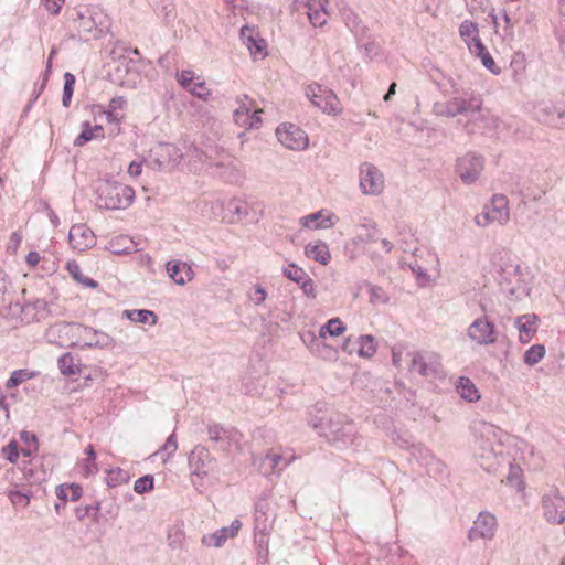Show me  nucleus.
Returning <instances> with one entry per match:
<instances>
[{"instance_id": "obj_1", "label": "nucleus", "mask_w": 565, "mask_h": 565, "mask_svg": "<svg viewBox=\"0 0 565 565\" xmlns=\"http://www.w3.org/2000/svg\"><path fill=\"white\" fill-rule=\"evenodd\" d=\"M475 457L484 470L495 472L504 461L502 430L490 423L481 422L475 427Z\"/></svg>"}, {"instance_id": "obj_2", "label": "nucleus", "mask_w": 565, "mask_h": 565, "mask_svg": "<svg viewBox=\"0 0 565 565\" xmlns=\"http://www.w3.org/2000/svg\"><path fill=\"white\" fill-rule=\"evenodd\" d=\"M312 427L330 445L339 449L352 446L358 435L355 424L341 413L321 416L312 422Z\"/></svg>"}, {"instance_id": "obj_3", "label": "nucleus", "mask_w": 565, "mask_h": 565, "mask_svg": "<svg viewBox=\"0 0 565 565\" xmlns=\"http://www.w3.org/2000/svg\"><path fill=\"white\" fill-rule=\"evenodd\" d=\"M492 264L497 268L498 281L501 289L512 296L527 294L526 282L521 265L511 258L505 249L493 254Z\"/></svg>"}, {"instance_id": "obj_4", "label": "nucleus", "mask_w": 565, "mask_h": 565, "mask_svg": "<svg viewBox=\"0 0 565 565\" xmlns=\"http://www.w3.org/2000/svg\"><path fill=\"white\" fill-rule=\"evenodd\" d=\"M96 204L106 210H125L135 199V190L115 180L104 179L96 183Z\"/></svg>"}, {"instance_id": "obj_5", "label": "nucleus", "mask_w": 565, "mask_h": 565, "mask_svg": "<svg viewBox=\"0 0 565 565\" xmlns=\"http://www.w3.org/2000/svg\"><path fill=\"white\" fill-rule=\"evenodd\" d=\"M191 481L195 488L204 487L207 478L217 473V461L209 449L196 445L189 455Z\"/></svg>"}, {"instance_id": "obj_6", "label": "nucleus", "mask_w": 565, "mask_h": 565, "mask_svg": "<svg viewBox=\"0 0 565 565\" xmlns=\"http://www.w3.org/2000/svg\"><path fill=\"white\" fill-rule=\"evenodd\" d=\"M482 108V98L473 92H465L463 96H455L447 102H436L433 113L439 117L454 118L458 115L477 113Z\"/></svg>"}, {"instance_id": "obj_7", "label": "nucleus", "mask_w": 565, "mask_h": 565, "mask_svg": "<svg viewBox=\"0 0 565 565\" xmlns=\"http://www.w3.org/2000/svg\"><path fill=\"white\" fill-rule=\"evenodd\" d=\"M192 151L193 156L200 159L196 148H189L184 153L179 147L169 142H160L156 145L149 152L148 166L156 170H171L180 164V162Z\"/></svg>"}, {"instance_id": "obj_8", "label": "nucleus", "mask_w": 565, "mask_h": 565, "mask_svg": "<svg viewBox=\"0 0 565 565\" xmlns=\"http://www.w3.org/2000/svg\"><path fill=\"white\" fill-rule=\"evenodd\" d=\"M409 358L408 370L423 377L437 379L444 376L440 355L435 351L420 350L407 354Z\"/></svg>"}, {"instance_id": "obj_9", "label": "nucleus", "mask_w": 565, "mask_h": 565, "mask_svg": "<svg viewBox=\"0 0 565 565\" xmlns=\"http://www.w3.org/2000/svg\"><path fill=\"white\" fill-rule=\"evenodd\" d=\"M77 31L86 40L98 38L103 32L104 14L97 8L84 7L76 11Z\"/></svg>"}, {"instance_id": "obj_10", "label": "nucleus", "mask_w": 565, "mask_h": 565, "mask_svg": "<svg viewBox=\"0 0 565 565\" xmlns=\"http://www.w3.org/2000/svg\"><path fill=\"white\" fill-rule=\"evenodd\" d=\"M484 169V159L473 152H468L459 157L456 161L455 170L462 183H475Z\"/></svg>"}, {"instance_id": "obj_11", "label": "nucleus", "mask_w": 565, "mask_h": 565, "mask_svg": "<svg viewBox=\"0 0 565 565\" xmlns=\"http://www.w3.org/2000/svg\"><path fill=\"white\" fill-rule=\"evenodd\" d=\"M306 95L311 103L329 115H338L341 113L340 102L337 95L321 85H309L306 88Z\"/></svg>"}, {"instance_id": "obj_12", "label": "nucleus", "mask_w": 565, "mask_h": 565, "mask_svg": "<svg viewBox=\"0 0 565 565\" xmlns=\"http://www.w3.org/2000/svg\"><path fill=\"white\" fill-rule=\"evenodd\" d=\"M467 337L478 345H491L497 342L498 332L494 323L483 315L470 323Z\"/></svg>"}, {"instance_id": "obj_13", "label": "nucleus", "mask_w": 565, "mask_h": 565, "mask_svg": "<svg viewBox=\"0 0 565 565\" xmlns=\"http://www.w3.org/2000/svg\"><path fill=\"white\" fill-rule=\"evenodd\" d=\"M207 435L211 441L218 445L224 451L237 448L243 435L234 427H224L213 423L207 426Z\"/></svg>"}, {"instance_id": "obj_14", "label": "nucleus", "mask_w": 565, "mask_h": 565, "mask_svg": "<svg viewBox=\"0 0 565 565\" xmlns=\"http://www.w3.org/2000/svg\"><path fill=\"white\" fill-rule=\"evenodd\" d=\"M497 518L490 512H480L468 531V540L470 542L491 541L497 533Z\"/></svg>"}, {"instance_id": "obj_15", "label": "nucleus", "mask_w": 565, "mask_h": 565, "mask_svg": "<svg viewBox=\"0 0 565 565\" xmlns=\"http://www.w3.org/2000/svg\"><path fill=\"white\" fill-rule=\"evenodd\" d=\"M276 135L280 143L290 150H305L309 143L307 134L294 124H282L277 127Z\"/></svg>"}, {"instance_id": "obj_16", "label": "nucleus", "mask_w": 565, "mask_h": 565, "mask_svg": "<svg viewBox=\"0 0 565 565\" xmlns=\"http://www.w3.org/2000/svg\"><path fill=\"white\" fill-rule=\"evenodd\" d=\"M360 189L365 195H380L384 189L383 173L372 163L360 167Z\"/></svg>"}, {"instance_id": "obj_17", "label": "nucleus", "mask_w": 565, "mask_h": 565, "mask_svg": "<svg viewBox=\"0 0 565 565\" xmlns=\"http://www.w3.org/2000/svg\"><path fill=\"white\" fill-rule=\"evenodd\" d=\"M542 509L548 523L562 524L565 521V500L552 490L542 498Z\"/></svg>"}, {"instance_id": "obj_18", "label": "nucleus", "mask_w": 565, "mask_h": 565, "mask_svg": "<svg viewBox=\"0 0 565 565\" xmlns=\"http://www.w3.org/2000/svg\"><path fill=\"white\" fill-rule=\"evenodd\" d=\"M535 118L551 127L563 128L565 127V108L558 109L551 102H540L534 107Z\"/></svg>"}, {"instance_id": "obj_19", "label": "nucleus", "mask_w": 565, "mask_h": 565, "mask_svg": "<svg viewBox=\"0 0 565 565\" xmlns=\"http://www.w3.org/2000/svg\"><path fill=\"white\" fill-rule=\"evenodd\" d=\"M309 342L303 339V342L310 350V352L317 358L327 361V362H335L339 358V351L334 347L326 343L323 340L316 337L315 333H308Z\"/></svg>"}, {"instance_id": "obj_20", "label": "nucleus", "mask_w": 565, "mask_h": 565, "mask_svg": "<svg viewBox=\"0 0 565 565\" xmlns=\"http://www.w3.org/2000/svg\"><path fill=\"white\" fill-rule=\"evenodd\" d=\"M241 526V521L234 520L230 526L221 527L212 534L204 535L201 543L205 546L221 547L228 539L237 535Z\"/></svg>"}, {"instance_id": "obj_21", "label": "nucleus", "mask_w": 565, "mask_h": 565, "mask_svg": "<svg viewBox=\"0 0 565 565\" xmlns=\"http://www.w3.org/2000/svg\"><path fill=\"white\" fill-rule=\"evenodd\" d=\"M78 331H79V337L83 338V344H82V348H107V347H110L111 343H113V339L102 332V331H97L90 327H84V326H78L77 327Z\"/></svg>"}, {"instance_id": "obj_22", "label": "nucleus", "mask_w": 565, "mask_h": 565, "mask_svg": "<svg viewBox=\"0 0 565 565\" xmlns=\"http://www.w3.org/2000/svg\"><path fill=\"white\" fill-rule=\"evenodd\" d=\"M68 241L74 249L83 252L94 244V234L86 225L76 224L70 230Z\"/></svg>"}, {"instance_id": "obj_23", "label": "nucleus", "mask_w": 565, "mask_h": 565, "mask_svg": "<svg viewBox=\"0 0 565 565\" xmlns=\"http://www.w3.org/2000/svg\"><path fill=\"white\" fill-rule=\"evenodd\" d=\"M307 8V17L315 28L323 26L329 18L328 0H302Z\"/></svg>"}, {"instance_id": "obj_24", "label": "nucleus", "mask_w": 565, "mask_h": 565, "mask_svg": "<svg viewBox=\"0 0 565 565\" xmlns=\"http://www.w3.org/2000/svg\"><path fill=\"white\" fill-rule=\"evenodd\" d=\"M241 39L253 56L264 57L266 55V42L258 36V33L255 32L254 29L243 26L241 29Z\"/></svg>"}, {"instance_id": "obj_25", "label": "nucleus", "mask_w": 565, "mask_h": 565, "mask_svg": "<svg viewBox=\"0 0 565 565\" xmlns=\"http://www.w3.org/2000/svg\"><path fill=\"white\" fill-rule=\"evenodd\" d=\"M492 214V220L497 221V224L504 225L510 220L509 201L503 194H494L491 202L486 205Z\"/></svg>"}, {"instance_id": "obj_26", "label": "nucleus", "mask_w": 565, "mask_h": 565, "mask_svg": "<svg viewBox=\"0 0 565 565\" xmlns=\"http://www.w3.org/2000/svg\"><path fill=\"white\" fill-rule=\"evenodd\" d=\"M459 36L471 53L478 44H483L479 35V26L471 20H463L459 25Z\"/></svg>"}, {"instance_id": "obj_27", "label": "nucleus", "mask_w": 565, "mask_h": 565, "mask_svg": "<svg viewBox=\"0 0 565 565\" xmlns=\"http://www.w3.org/2000/svg\"><path fill=\"white\" fill-rule=\"evenodd\" d=\"M360 233H358L351 241L352 245L356 248L364 247L370 243L379 239V231L375 222L370 221L359 225Z\"/></svg>"}, {"instance_id": "obj_28", "label": "nucleus", "mask_w": 565, "mask_h": 565, "mask_svg": "<svg viewBox=\"0 0 565 565\" xmlns=\"http://www.w3.org/2000/svg\"><path fill=\"white\" fill-rule=\"evenodd\" d=\"M167 273L169 277L178 285H184L193 279V270L188 264L182 262H168Z\"/></svg>"}, {"instance_id": "obj_29", "label": "nucleus", "mask_w": 565, "mask_h": 565, "mask_svg": "<svg viewBox=\"0 0 565 565\" xmlns=\"http://www.w3.org/2000/svg\"><path fill=\"white\" fill-rule=\"evenodd\" d=\"M337 217L334 214L324 215L323 211L311 213L300 218V223L307 228H331Z\"/></svg>"}, {"instance_id": "obj_30", "label": "nucleus", "mask_w": 565, "mask_h": 565, "mask_svg": "<svg viewBox=\"0 0 565 565\" xmlns=\"http://www.w3.org/2000/svg\"><path fill=\"white\" fill-rule=\"evenodd\" d=\"M535 315H523L516 318L515 326L520 332V341L523 343L529 342L536 332Z\"/></svg>"}, {"instance_id": "obj_31", "label": "nucleus", "mask_w": 565, "mask_h": 565, "mask_svg": "<svg viewBox=\"0 0 565 565\" xmlns=\"http://www.w3.org/2000/svg\"><path fill=\"white\" fill-rule=\"evenodd\" d=\"M104 138V128L100 125L92 126L88 121L82 124V131L74 140V146L83 147L93 139Z\"/></svg>"}, {"instance_id": "obj_32", "label": "nucleus", "mask_w": 565, "mask_h": 565, "mask_svg": "<svg viewBox=\"0 0 565 565\" xmlns=\"http://www.w3.org/2000/svg\"><path fill=\"white\" fill-rule=\"evenodd\" d=\"M305 253L309 258H312L322 265H327L331 259L328 245L321 241L315 244H308L305 247Z\"/></svg>"}, {"instance_id": "obj_33", "label": "nucleus", "mask_w": 565, "mask_h": 565, "mask_svg": "<svg viewBox=\"0 0 565 565\" xmlns=\"http://www.w3.org/2000/svg\"><path fill=\"white\" fill-rule=\"evenodd\" d=\"M262 109H254L253 113H242L239 110H234V120L241 127L246 129H256L262 124L260 114Z\"/></svg>"}, {"instance_id": "obj_34", "label": "nucleus", "mask_w": 565, "mask_h": 565, "mask_svg": "<svg viewBox=\"0 0 565 565\" xmlns=\"http://www.w3.org/2000/svg\"><path fill=\"white\" fill-rule=\"evenodd\" d=\"M470 54L479 58L482 65L492 74L499 75L501 73V68L497 66L493 57L488 52L484 44H478L477 49H475V51L471 52Z\"/></svg>"}, {"instance_id": "obj_35", "label": "nucleus", "mask_w": 565, "mask_h": 565, "mask_svg": "<svg viewBox=\"0 0 565 565\" xmlns=\"http://www.w3.org/2000/svg\"><path fill=\"white\" fill-rule=\"evenodd\" d=\"M57 364L63 375H79L82 373L81 364L75 362L74 355L70 352L60 356Z\"/></svg>"}, {"instance_id": "obj_36", "label": "nucleus", "mask_w": 565, "mask_h": 565, "mask_svg": "<svg viewBox=\"0 0 565 565\" xmlns=\"http://www.w3.org/2000/svg\"><path fill=\"white\" fill-rule=\"evenodd\" d=\"M82 487L77 483L61 484L56 487V497L64 503L70 500L72 502L77 501L82 497Z\"/></svg>"}, {"instance_id": "obj_37", "label": "nucleus", "mask_w": 565, "mask_h": 565, "mask_svg": "<svg viewBox=\"0 0 565 565\" xmlns=\"http://www.w3.org/2000/svg\"><path fill=\"white\" fill-rule=\"evenodd\" d=\"M356 353L361 358H372L376 352L375 339L372 335H360L356 338Z\"/></svg>"}, {"instance_id": "obj_38", "label": "nucleus", "mask_w": 565, "mask_h": 565, "mask_svg": "<svg viewBox=\"0 0 565 565\" xmlns=\"http://www.w3.org/2000/svg\"><path fill=\"white\" fill-rule=\"evenodd\" d=\"M345 331L344 323L339 318H332L321 326L319 330L320 339H326L327 335L338 337Z\"/></svg>"}, {"instance_id": "obj_39", "label": "nucleus", "mask_w": 565, "mask_h": 565, "mask_svg": "<svg viewBox=\"0 0 565 565\" xmlns=\"http://www.w3.org/2000/svg\"><path fill=\"white\" fill-rule=\"evenodd\" d=\"M66 269L71 277L77 282L82 284L87 288H97L98 282L92 278L85 277L82 273L79 265L76 262H68L66 264Z\"/></svg>"}, {"instance_id": "obj_40", "label": "nucleus", "mask_w": 565, "mask_h": 565, "mask_svg": "<svg viewBox=\"0 0 565 565\" xmlns=\"http://www.w3.org/2000/svg\"><path fill=\"white\" fill-rule=\"evenodd\" d=\"M168 546L174 551L183 550L185 542V533L181 526L174 525L168 530L167 534Z\"/></svg>"}, {"instance_id": "obj_41", "label": "nucleus", "mask_w": 565, "mask_h": 565, "mask_svg": "<svg viewBox=\"0 0 565 565\" xmlns=\"http://www.w3.org/2000/svg\"><path fill=\"white\" fill-rule=\"evenodd\" d=\"M341 17L345 23V25L355 34L363 35L364 26L361 23V20L351 9H343L341 11Z\"/></svg>"}, {"instance_id": "obj_42", "label": "nucleus", "mask_w": 565, "mask_h": 565, "mask_svg": "<svg viewBox=\"0 0 565 565\" xmlns=\"http://www.w3.org/2000/svg\"><path fill=\"white\" fill-rule=\"evenodd\" d=\"M126 317L132 322L147 323L151 324L157 323V316L153 311L147 309H136V310H126Z\"/></svg>"}, {"instance_id": "obj_43", "label": "nucleus", "mask_w": 565, "mask_h": 565, "mask_svg": "<svg viewBox=\"0 0 565 565\" xmlns=\"http://www.w3.org/2000/svg\"><path fill=\"white\" fill-rule=\"evenodd\" d=\"M457 391L462 398L469 402H473L480 398L478 395V390L468 377H460Z\"/></svg>"}, {"instance_id": "obj_44", "label": "nucleus", "mask_w": 565, "mask_h": 565, "mask_svg": "<svg viewBox=\"0 0 565 565\" xmlns=\"http://www.w3.org/2000/svg\"><path fill=\"white\" fill-rule=\"evenodd\" d=\"M545 355V347L543 344H534L530 347L523 356V362L529 366L537 364Z\"/></svg>"}, {"instance_id": "obj_45", "label": "nucleus", "mask_w": 565, "mask_h": 565, "mask_svg": "<svg viewBox=\"0 0 565 565\" xmlns=\"http://www.w3.org/2000/svg\"><path fill=\"white\" fill-rule=\"evenodd\" d=\"M87 457L83 460V472L85 476L95 475L98 471L96 463V452L92 445H88L85 449Z\"/></svg>"}, {"instance_id": "obj_46", "label": "nucleus", "mask_w": 565, "mask_h": 565, "mask_svg": "<svg viewBox=\"0 0 565 565\" xmlns=\"http://www.w3.org/2000/svg\"><path fill=\"white\" fill-rule=\"evenodd\" d=\"M424 467L426 468L427 473L434 478H443L448 473L447 466L436 457L430 458Z\"/></svg>"}, {"instance_id": "obj_47", "label": "nucleus", "mask_w": 565, "mask_h": 565, "mask_svg": "<svg viewBox=\"0 0 565 565\" xmlns=\"http://www.w3.org/2000/svg\"><path fill=\"white\" fill-rule=\"evenodd\" d=\"M370 302L374 306L386 305L390 301L388 294L380 286L369 285Z\"/></svg>"}, {"instance_id": "obj_48", "label": "nucleus", "mask_w": 565, "mask_h": 565, "mask_svg": "<svg viewBox=\"0 0 565 565\" xmlns=\"http://www.w3.org/2000/svg\"><path fill=\"white\" fill-rule=\"evenodd\" d=\"M33 377V373L29 372L28 370H15L11 373L10 377L8 379L6 383L7 388H13L21 383L30 380Z\"/></svg>"}, {"instance_id": "obj_49", "label": "nucleus", "mask_w": 565, "mask_h": 565, "mask_svg": "<svg viewBox=\"0 0 565 565\" xmlns=\"http://www.w3.org/2000/svg\"><path fill=\"white\" fill-rule=\"evenodd\" d=\"M264 463H268L270 472L282 470L290 461H286L281 455L269 452L264 458Z\"/></svg>"}, {"instance_id": "obj_50", "label": "nucleus", "mask_w": 565, "mask_h": 565, "mask_svg": "<svg viewBox=\"0 0 565 565\" xmlns=\"http://www.w3.org/2000/svg\"><path fill=\"white\" fill-rule=\"evenodd\" d=\"M75 84V76L68 72L64 74V88H63V97L62 103L63 106L67 107L71 103L73 96V89Z\"/></svg>"}, {"instance_id": "obj_51", "label": "nucleus", "mask_w": 565, "mask_h": 565, "mask_svg": "<svg viewBox=\"0 0 565 565\" xmlns=\"http://www.w3.org/2000/svg\"><path fill=\"white\" fill-rule=\"evenodd\" d=\"M177 449H178L177 437H175V434L172 433L167 438L166 443L160 447V449L154 455H159L160 452H164L166 457L162 458V460H163V462H166L168 459H170L174 455Z\"/></svg>"}, {"instance_id": "obj_52", "label": "nucleus", "mask_w": 565, "mask_h": 565, "mask_svg": "<svg viewBox=\"0 0 565 565\" xmlns=\"http://www.w3.org/2000/svg\"><path fill=\"white\" fill-rule=\"evenodd\" d=\"M282 273L288 279L297 284H300V281L306 279L308 276V274L302 268L295 264H289L288 267L284 268Z\"/></svg>"}, {"instance_id": "obj_53", "label": "nucleus", "mask_w": 565, "mask_h": 565, "mask_svg": "<svg viewBox=\"0 0 565 565\" xmlns=\"http://www.w3.org/2000/svg\"><path fill=\"white\" fill-rule=\"evenodd\" d=\"M8 497L14 507H28L30 503L31 493L22 492L20 490H10Z\"/></svg>"}, {"instance_id": "obj_54", "label": "nucleus", "mask_w": 565, "mask_h": 565, "mask_svg": "<svg viewBox=\"0 0 565 565\" xmlns=\"http://www.w3.org/2000/svg\"><path fill=\"white\" fill-rule=\"evenodd\" d=\"M99 510H100V503L95 502L94 504L77 508L75 511V514L79 521L84 520L86 516H89V515H92L95 520H97Z\"/></svg>"}, {"instance_id": "obj_55", "label": "nucleus", "mask_w": 565, "mask_h": 565, "mask_svg": "<svg viewBox=\"0 0 565 565\" xmlns=\"http://www.w3.org/2000/svg\"><path fill=\"white\" fill-rule=\"evenodd\" d=\"M153 489V477L151 475H146L143 477L138 478L135 481L134 490L135 492L142 494Z\"/></svg>"}, {"instance_id": "obj_56", "label": "nucleus", "mask_w": 565, "mask_h": 565, "mask_svg": "<svg viewBox=\"0 0 565 565\" xmlns=\"http://www.w3.org/2000/svg\"><path fill=\"white\" fill-rule=\"evenodd\" d=\"M15 307L21 311L23 312L24 310L29 309L30 307H32L34 310H36L38 313L41 315V317H43L44 312L46 311L47 309V302L44 300V299H36L34 300L33 302H28L26 305L24 306H20L19 303L15 305Z\"/></svg>"}, {"instance_id": "obj_57", "label": "nucleus", "mask_w": 565, "mask_h": 565, "mask_svg": "<svg viewBox=\"0 0 565 565\" xmlns=\"http://www.w3.org/2000/svg\"><path fill=\"white\" fill-rule=\"evenodd\" d=\"M475 223L476 225L480 226V227H486L490 224H494L497 223L495 220H492V214L491 212L489 211V209L484 205L483 210L481 213L477 214L475 216Z\"/></svg>"}, {"instance_id": "obj_58", "label": "nucleus", "mask_w": 565, "mask_h": 565, "mask_svg": "<svg viewBox=\"0 0 565 565\" xmlns=\"http://www.w3.org/2000/svg\"><path fill=\"white\" fill-rule=\"evenodd\" d=\"M189 90L192 95L204 100H206L211 95V90L205 86L204 82L194 83L190 86Z\"/></svg>"}, {"instance_id": "obj_59", "label": "nucleus", "mask_w": 565, "mask_h": 565, "mask_svg": "<svg viewBox=\"0 0 565 565\" xmlns=\"http://www.w3.org/2000/svg\"><path fill=\"white\" fill-rule=\"evenodd\" d=\"M565 8L561 7L559 17L555 21L554 30L559 42L565 40Z\"/></svg>"}, {"instance_id": "obj_60", "label": "nucleus", "mask_w": 565, "mask_h": 565, "mask_svg": "<svg viewBox=\"0 0 565 565\" xmlns=\"http://www.w3.org/2000/svg\"><path fill=\"white\" fill-rule=\"evenodd\" d=\"M128 480V475L121 469L110 470L108 473L107 484L109 487H115L118 483L126 482Z\"/></svg>"}, {"instance_id": "obj_61", "label": "nucleus", "mask_w": 565, "mask_h": 565, "mask_svg": "<svg viewBox=\"0 0 565 565\" xmlns=\"http://www.w3.org/2000/svg\"><path fill=\"white\" fill-rule=\"evenodd\" d=\"M3 455L7 460H9L11 463H15L19 458V449L17 441L12 440L10 441L4 448H3Z\"/></svg>"}, {"instance_id": "obj_62", "label": "nucleus", "mask_w": 565, "mask_h": 565, "mask_svg": "<svg viewBox=\"0 0 565 565\" xmlns=\"http://www.w3.org/2000/svg\"><path fill=\"white\" fill-rule=\"evenodd\" d=\"M226 7L234 15H242L247 10L246 0H226Z\"/></svg>"}, {"instance_id": "obj_63", "label": "nucleus", "mask_w": 565, "mask_h": 565, "mask_svg": "<svg viewBox=\"0 0 565 565\" xmlns=\"http://www.w3.org/2000/svg\"><path fill=\"white\" fill-rule=\"evenodd\" d=\"M267 297V292L264 287L260 285H256L252 292H249V299L254 302V305H262Z\"/></svg>"}, {"instance_id": "obj_64", "label": "nucleus", "mask_w": 565, "mask_h": 565, "mask_svg": "<svg viewBox=\"0 0 565 565\" xmlns=\"http://www.w3.org/2000/svg\"><path fill=\"white\" fill-rule=\"evenodd\" d=\"M238 107L235 110H239L242 113H253L254 111V100L250 99L247 95L238 96L236 99Z\"/></svg>"}]
</instances>
